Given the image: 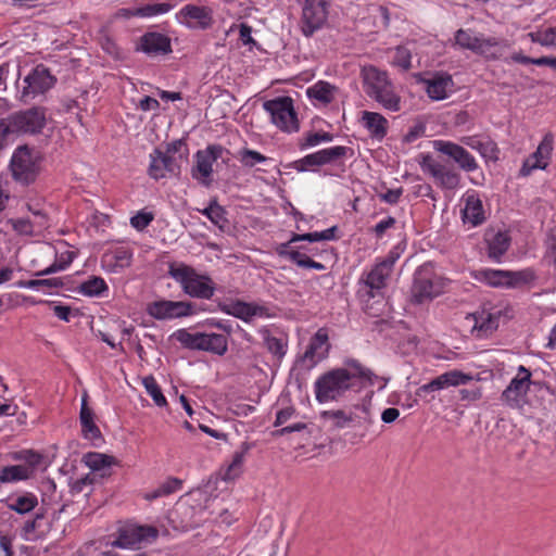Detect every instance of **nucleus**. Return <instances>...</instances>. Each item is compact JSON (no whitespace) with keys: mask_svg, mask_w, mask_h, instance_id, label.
<instances>
[{"mask_svg":"<svg viewBox=\"0 0 556 556\" xmlns=\"http://www.w3.org/2000/svg\"><path fill=\"white\" fill-rule=\"evenodd\" d=\"M157 530L151 526H138L123 528L118 531L117 538L112 542V546L119 548H135L142 542H149L156 539Z\"/></svg>","mask_w":556,"mask_h":556,"instance_id":"obj_15","label":"nucleus"},{"mask_svg":"<svg viewBox=\"0 0 556 556\" xmlns=\"http://www.w3.org/2000/svg\"><path fill=\"white\" fill-rule=\"evenodd\" d=\"M200 351L224 355L228 350V339L225 334L202 332Z\"/></svg>","mask_w":556,"mask_h":556,"instance_id":"obj_30","label":"nucleus"},{"mask_svg":"<svg viewBox=\"0 0 556 556\" xmlns=\"http://www.w3.org/2000/svg\"><path fill=\"white\" fill-rule=\"evenodd\" d=\"M544 245L546 248L545 255L552 258V264L556 270V231L554 229L546 233Z\"/></svg>","mask_w":556,"mask_h":556,"instance_id":"obj_59","label":"nucleus"},{"mask_svg":"<svg viewBox=\"0 0 556 556\" xmlns=\"http://www.w3.org/2000/svg\"><path fill=\"white\" fill-rule=\"evenodd\" d=\"M132 261V251L126 247H117L106 251L101 257L102 267L109 273H119L129 267Z\"/></svg>","mask_w":556,"mask_h":556,"instance_id":"obj_21","label":"nucleus"},{"mask_svg":"<svg viewBox=\"0 0 556 556\" xmlns=\"http://www.w3.org/2000/svg\"><path fill=\"white\" fill-rule=\"evenodd\" d=\"M168 275L180 286L185 294L193 299L211 300L216 287L207 274L199 273L185 263H172Z\"/></svg>","mask_w":556,"mask_h":556,"instance_id":"obj_3","label":"nucleus"},{"mask_svg":"<svg viewBox=\"0 0 556 556\" xmlns=\"http://www.w3.org/2000/svg\"><path fill=\"white\" fill-rule=\"evenodd\" d=\"M84 463L87 467H89L93 472H101L102 477L111 475V467L115 463V458L113 456L89 452L84 455Z\"/></svg>","mask_w":556,"mask_h":556,"instance_id":"obj_29","label":"nucleus"},{"mask_svg":"<svg viewBox=\"0 0 556 556\" xmlns=\"http://www.w3.org/2000/svg\"><path fill=\"white\" fill-rule=\"evenodd\" d=\"M433 148L435 151L452 159L460 169L467 173L475 172L479 167L475 156L455 142L434 140Z\"/></svg>","mask_w":556,"mask_h":556,"instance_id":"obj_14","label":"nucleus"},{"mask_svg":"<svg viewBox=\"0 0 556 556\" xmlns=\"http://www.w3.org/2000/svg\"><path fill=\"white\" fill-rule=\"evenodd\" d=\"M395 223L396 220L394 217L388 216L375 225L372 232L375 233L376 238L381 239L388 229L394 227Z\"/></svg>","mask_w":556,"mask_h":556,"instance_id":"obj_60","label":"nucleus"},{"mask_svg":"<svg viewBox=\"0 0 556 556\" xmlns=\"http://www.w3.org/2000/svg\"><path fill=\"white\" fill-rule=\"evenodd\" d=\"M379 102L384 109L397 112L400 108V97L393 91L391 83L380 89L376 94L371 97Z\"/></svg>","mask_w":556,"mask_h":556,"instance_id":"obj_41","label":"nucleus"},{"mask_svg":"<svg viewBox=\"0 0 556 556\" xmlns=\"http://www.w3.org/2000/svg\"><path fill=\"white\" fill-rule=\"evenodd\" d=\"M443 378L445 380L446 388L465 386L473 380V376L471 374H467L458 369L443 372Z\"/></svg>","mask_w":556,"mask_h":556,"instance_id":"obj_48","label":"nucleus"},{"mask_svg":"<svg viewBox=\"0 0 556 556\" xmlns=\"http://www.w3.org/2000/svg\"><path fill=\"white\" fill-rule=\"evenodd\" d=\"M41 156L27 144L17 147L10 162L12 177L23 185L33 184L40 169Z\"/></svg>","mask_w":556,"mask_h":556,"instance_id":"obj_5","label":"nucleus"},{"mask_svg":"<svg viewBox=\"0 0 556 556\" xmlns=\"http://www.w3.org/2000/svg\"><path fill=\"white\" fill-rule=\"evenodd\" d=\"M77 292L89 298H101L109 292V286L102 277L91 276L77 287Z\"/></svg>","mask_w":556,"mask_h":556,"instance_id":"obj_36","label":"nucleus"},{"mask_svg":"<svg viewBox=\"0 0 556 556\" xmlns=\"http://www.w3.org/2000/svg\"><path fill=\"white\" fill-rule=\"evenodd\" d=\"M218 308L223 313L241 319L244 323L251 321L253 317L270 318L274 316L269 307L242 300H235L230 303L218 302Z\"/></svg>","mask_w":556,"mask_h":556,"instance_id":"obj_13","label":"nucleus"},{"mask_svg":"<svg viewBox=\"0 0 556 556\" xmlns=\"http://www.w3.org/2000/svg\"><path fill=\"white\" fill-rule=\"evenodd\" d=\"M392 271V261H381L377 263L370 271L366 274L362 281L369 289L368 295L374 298L386 287V281Z\"/></svg>","mask_w":556,"mask_h":556,"instance_id":"obj_20","label":"nucleus"},{"mask_svg":"<svg viewBox=\"0 0 556 556\" xmlns=\"http://www.w3.org/2000/svg\"><path fill=\"white\" fill-rule=\"evenodd\" d=\"M142 383L148 394L154 401L155 405H157L159 407H164L167 405V400L164 396L159 383L156 382L153 376L144 377Z\"/></svg>","mask_w":556,"mask_h":556,"instance_id":"obj_47","label":"nucleus"},{"mask_svg":"<svg viewBox=\"0 0 556 556\" xmlns=\"http://www.w3.org/2000/svg\"><path fill=\"white\" fill-rule=\"evenodd\" d=\"M363 121L374 138L382 139L386 137L388 132V121L384 116L376 112L364 111Z\"/></svg>","mask_w":556,"mask_h":556,"instance_id":"obj_35","label":"nucleus"},{"mask_svg":"<svg viewBox=\"0 0 556 556\" xmlns=\"http://www.w3.org/2000/svg\"><path fill=\"white\" fill-rule=\"evenodd\" d=\"M176 18L180 24H184L191 29H206L213 22L210 9L192 4L184 7L176 14Z\"/></svg>","mask_w":556,"mask_h":556,"instance_id":"obj_17","label":"nucleus"},{"mask_svg":"<svg viewBox=\"0 0 556 556\" xmlns=\"http://www.w3.org/2000/svg\"><path fill=\"white\" fill-rule=\"evenodd\" d=\"M154 219L151 212L139 211L130 218V225L138 231L144 230Z\"/></svg>","mask_w":556,"mask_h":556,"instance_id":"obj_54","label":"nucleus"},{"mask_svg":"<svg viewBox=\"0 0 556 556\" xmlns=\"http://www.w3.org/2000/svg\"><path fill=\"white\" fill-rule=\"evenodd\" d=\"M172 337L177 340L185 349H189L192 351H200L202 345L201 337L202 332H189L187 329H178L176 330Z\"/></svg>","mask_w":556,"mask_h":556,"instance_id":"obj_42","label":"nucleus"},{"mask_svg":"<svg viewBox=\"0 0 556 556\" xmlns=\"http://www.w3.org/2000/svg\"><path fill=\"white\" fill-rule=\"evenodd\" d=\"M462 219L465 224L477 227L486 219L483 204L476 191H467L465 194V206L462 210Z\"/></svg>","mask_w":556,"mask_h":556,"instance_id":"obj_22","label":"nucleus"},{"mask_svg":"<svg viewBox=\"0 0 556 556\" xmlns=\"http://www.w3.org/2000/svg\"><path fill=\"white\" fill-rule=\"evenodd\" d=\"M508 270L505 269H480L476 273L477 280L493 288H506Z\"/></svg>","mask_w":556,"mask_h":556,"instance_id":"obj_39","label":"nucleus"},{"mask_svg":"<svg viewBox=\"0 0 556 556\" xmlns=\"http://www.w3.org/2000/svg\"><path fill=\"white\" fill-rule=\"evenodd\" d=\"M135 50L154 59L172 52L170 37H140Z\"/></svg>","mask_w":556,"mask_h":556,"instance_id":"obj_23","label":"nucleus"},{"mask_svg":"<svg viewBox=\"0 0 556 556\" xmlns=\"http://www.w3.org/2000/svg\"><path fill=\"white\" fill-rule=\"evenodd\" d=\"M333 140V135L327 131L313 132L308 131L304 135V137L299 142L300 150H306L308 148L316 147L323 142H331Z\"/></svg>","mask_w":556,"mask_h":556,"instance_id":"obj_45","label":"nucleus"},{"mask_svg":"<svg viewBox=\"0 0 556 556\" xmlns=\"http://www.w3.org/2000/svg\"><path fill=\"white\" fill-rule=\"evenodd\" d=\"M293 242H290L287 241V242H283V243H280L277 248H276V253L280 256V257H283V258H287L289 261H291L292 263H296L298 258H301V252L298 251V250H294L291 248V244Z\"/></svg>","mask_w":556,"mask_h":556,"instance_id":"obj_57","label":"nucleus"},{"mask_svg":"<svg viewBox=\"0 0 556 556\" xmlns=\"http://www.w3.org/2000/svg\"><path fill=\"white\" fill-rule=\"evenodd\" d=\"M27 210L34 216L33 220L36 224L38 230L45 229L49 226L48 214L40 203H27Z\"/></svg>","mask_w":556,"mask_h":556,"instance_id":"obj_50","label":"nucleus"},{"mask_svg":"<svg viewBox=\"0 0 556 556\" xmlns=\"http://www.w3.org/2000/svg\"><path fill=\"white\" fill-rule=\"evenodd\" d=\"M251 447H252L251 443L242 442L240 447L237 451H235V453L232 454V457H231V462L228 465V467L225 471V475L223 477L224 480H226V481L233 480L240 476L245 456H247L248 452L251 450Z\"/></svg>","mask_w":556,"mask_h":556,"instance_id":"obj_34","label":"nucleus"},{"mask_svg":"<svg viewBox=\"0 0 556 556\" xmlns=\"http://www.w3.org/2000/svg\"><path fill=\"white\" fill-rule=\"evenodd\" d=\"M426 91L430 99L440 101L446 99L454 91V81L450 74H435L426 79Z\"/></svg>","mask_w":556,"mask_h":556,"instance_id":"obj_24","label":"nucleus"},{"mask_svg":"<svg viewBox=\"0 0 556 556\" xmlns=\"http://www.w3.org/2000/svg\"><path fill=\"white\" fill-rule=\"evenodd\" d=\"M462 48L469 49L485 58H498L496 37H454Z\"/></svg>","mask_w":556,"mask_h":556,"instance_id":"obj_19","label":"nucleus"},{"mask_svg":"<svg viewBox=\"0 0 556 556\" xmlns=\"http://www.w3.org/2000/svg\"><path fill=\"white\" fill-rule=\"evenodd\" d=\"M403 194V188L388 189L386 192L378 194L379 199L388 204H396Z\"/></svg>","mask_w":556,"mask_h":556,"instance_id":"obj_61","label":"nucleus"},{"mask_svg":"<svg viewBox=\"0 0 556 556\" xmlns=\"http://www.w3.org/2000/svg\"><path fill=\"white\" fill-rule=\"evenodd\" d=\"M321 164L324 165H344V160L354 156V150L345 146H334L318 150Z\"/></svg>","mask_w":556,"mask_h":556,"instance_id":"obj_28","label":"nucleus"},{"mask_svg":"<svg viewBox=\"0 0 556 556\" xmlns=\"http://www.w3.org/2000/svg\"><path fill=\"white\" fill-rule=\"evenodd\" d=\"M13 229L20 235L33 236L37 230V226L30 218H16L12 220Z\"/></svg>","mask_w":556,"mask_h":556,"instance_id":"obj_53","label":"nucleus"},{"mask_svg":"<svg viewBox=\"0 0 556 556\" xmlns=\"http://www.w3.org/2000/svg\"><path fill=\"white\" fill-rule=\"evenodd\" d=\"M336 87L325 80H318L306 89L307 97L320 104L327 105L334 99Z\"/></svg>","mask_w":556,"mask_h":556,"instance_id":"obj_33","label":"nucleus"},{"mask_svg":"<svg viewBox=\"0 0 556 556\" xmlns=\"http://www.w3.org/2000/svg\"><path fill=\"white\" fill-rule=\"evenodd\" d=\"M263 109L269 114L271 123L285 132H295L300 128L298 114L292 98L277 97L263 103Z\"/></svg>","mask_w":556,"mask_h":556,"instance_id":"obj_6","label":"nucleus"},{"mask_svg":"<svg viewBox=\"0 0 556 556\" xmlns=\"http://www.w3.org/2000/svg\"><path fill=\"white\" fill-rule=\"evenodd\" d=\"M553 143V135L546 134L536 150L523 161L519 176L528 177L534 169H545L548 165L547 160L552 154Z\"/></svg>","mask_w":556,"mask_h":556,"instance_id":"obj_16","label":"nucleus"},{"mask_svg":"<svg viewBox=\"0 0 556 556\" xmlns=\"http://www.w3.org/2000/svg\"><path fill=\"white\" fill-rule=\"evenodd\" d=\"M418 164L425 174L433 177L435 184L447 190H454L459 187L460 175L446 167L444 164L435 161L429 153H420L418 155Z\"/></svg>","mask_w":556,"mask_h":556,"instance_id":"obj_10","label":"nucleus"},{"mask_svg":"<svg viewBox=\"0 0 556 556\" xmlns=\"http://www.w3.org/2000/svg\"><path fill=\"white\" fill-rule=\"evenodd\" d=\"M5 503L10 510L20 515H25L36 508L38 505V498L34 493L26 492L16 497H9Z\"/></svg>","mask_w":556,"mask_h":556,"instance_id":"obj_37","label":"nucleus"},{"mask_svg":"<svg viewBox=\"0 0 556 556\" xmlns=\"http://www.w3.org/2000/svg\"><path fill=\"white\" fill-rule=\"evenodd\" d=\"M553 56H541V58H530L527 55H523L521 52H515L510 55V60L515 63L520 64H534L539 66H549L551 67V60Z\"/></svg>","mask_w":556,"mask_h":556,"instance_id":"obj_52","label":"nucleus"},{"mask_svg":"<svg viewBox=\"0 0 556 556\" xmlns=\"http://www.w3.org/2000/svg\"><path fill=\"white\" fill-rule=\"evenodd\" d=\"M446 389L445 380L443 378V374L439 375L428 383L420 386L416 392L417 395L421 396L425 393H430L434 391H440Z\"/></svg>","mask_w":556,"mask_h":556,"instance_id":"obj_56","label":"nucleus"},{"mask_svg":"<svg viewBox=\"0 0 556 556\" xmlns=\"http://www.w3.org/2000/svg\"><path fill=\"white\" fill-rule=\"evenodd\" d=\"M320 166H323V164L318 151L307 154L290 164V167L299 173L307 170L316 172L317 167Z\"/></svg>","mask_w":556,"mask_h":556,"instance_id":"obj_44","label":"nucleus"},{"mask_svg":"<svg viewBox=\"0 0 556 556\" xmlns=\"http://www.w3.org/2000/svg\"><path fill=\"white\" fill-rule=\"evenodd\" d=\"M486 242L488 256L495 262H500L510 247V237L506 231H497Z\"/></svg>","mask_w":556,"mask_h":556,"instance_id":"obj_32","label":"nucleus"},{"mask_svg":"<svg viewBox=\"0 0 556 556\" xmlns=\"http://www.w3.org/2000/svg\"><path fill=\"white\" fill-rule=\"evenodd\" d=\"M410 59V52L406 48L397 47L393 56V64L407 71L412 66Z\"/></svg>","mask_w":556,"mask_h":556,"instance_id":"obj_58","label":"nucleus"},{"mask_svg":"<svg viewBox=\"0 0 556 556\" xmlns=\"http://www.w3.org/2000/svg\"><path fill=\"white\" fill-rule=\"evenodd\" d=\"M207 327H213L223 330L226 334H230L232 332V324L230 320L218 319V318H207L204 323Z\"/></svg>","mask_w":556,"mask_h":556,"instance_id":"obj_62","label":"nucleus"},{"mask_svg":"<svg viewBox=\"0 0 556 556\" xmlns=\"http://www.w3.org/2000/svg\"><path fill=\"white\" fill-rule=\"evenodd\" d=\"M146 312L156 320L178 319L195 314V304L189 301L159 299L149 302Z\"/></svg>","mask_w":556,"mask_h":556,"instance_id":"obj_8","label":"nucleus"},{"mask_svg":"<svg viewBox=\"0 0 556 556\" xmlns=\"http://www.w3.org/2000/svg\"><path fill=\"white\" fill-rule=\"evenodd\" d=\"M181 154L175 157L168 153H163L161 149L156 148L150 153L148 174L154 180H160L167 176L178 177L181 172Z\"/></svg>","mask_w":556,"mask_h":556,"instance_id":"obj_12","label":"nucleus"},{"mask_svg":"<svg viewBox=\"0 0 556 556\" xmlns=\"http://www.w3.org/2000/svg\"><path fill=\"white\" fill-rule=\"evenodd\" d=\"M295 414H296V409L293 406H288L282 409H279L276 414V420L274 422V426L279 427V426L286 424Z\"/></svg>","mask_w":556,"mask_h":556,"instance_id":"obj_63","label":"nucleus"},{"mask_svg":"<svg viewBox=\"0 0 556 556\" xmlns=\"http://www.w3.org/2000/svg\"><path fill=\"white\" fill-rule=\"evenodd\" d=\"M58 79L43 64L36 65L23 79L21 100L27 103L52 89Z\"/></svg>","mask_w":556,"mask_h":556,"instance_id":"obj_7","label":"nucleus"},{"mask_svg":"<svg viewBox=\"0 0 556 556\" xmlns=\"http://www.w3.org/2000/svg\"><path fill=\"white\" fill-rule=\"evenodd\" d=\"M531 381V371L523 365L518 367V374L502 393V401L510 408H520L525 403Z\"/></svg>","mask_w":556,"mask_h":556,"instance_id":"obj_11","label":"nucleus"},{"mask_svg":"<svg viewBox=\"0 0 556 556\" xmlns=\"http://www.w3.org/2000/svg\"><path fill=\"white\" fill-rule=\"evenodd\" d=\"M16 458L25 460L31 467L38 466L42 460V456L31 450L21 452Z\"/></svg>","mask_w":556,"mask_h":556,"instance_id":"obj_64","label":"nucleus"},{"mask_svg":"<svg viewBox=\"0 0 556 556\" xmlns=\"http://www.w3.org/2000/svg\"><path fill=\"white\" fill-rule=\"evenodd\" d=\"M229 151L220 144H208L203 150H198L194 154V166L191 168V176L204 187L212 184L213 163L223 156V153Z\"/></svg>","mask_w":556,"mask_h":556,"instance_id":"obj_9","label":"nucleus"},{"mask_svg":"<svg viewBox=\"0 0 556 556\" xmlns=\"http://www.w3.org/2000/svg\"><path fill=\"white\" fill-rule=\"evenodd\" d=\"M79 420L85 439L94 441L102 438L101 431L94 422V413L88 405V395L86 393L81 397Z\"/></svg>","mask_w":556,"mask_h":556,"instance_id":"obj_26","label":"nucleus"},{"mask_svg":"<svg viewBox=\"0 0 556 556\" xmlns=\"http://www.w3.org/2000/svg\"><path fill=\"white\" fill-rule=\"evenodd\" d=\"M538 279L536 273L533 268L527 267L521 270H508L506 280V288L518 289L526 286L533 285Z\"/></svg>","mask_w":556,"mask_h":556,"instance_id":"obj_38","label":"nucleus"},{"mask_svg":"<svg viewBox=\"0 0 556 556\" xmlns=\"http://www.w3.org/2000/svg\"><path fill=\"white\" fill-rule=\"evenodd\" d=\"M381 381L379 390L386 388L388 379L379 377L355 358L344 361V367L331 369L319 376L314 383L317 402L327 403L345 397L349 392L358 393L368 386Z\"/></svg>","mask_w":556,"mask_h":556,"instance_id":"obj_1","label":"nucleus"},{"mask_svg":"<svg viewBox=\"0 0 556 556\" xmlns=\"http://www.w3.org/2000/svg\"><path fill=\"white\" fill-rule=\"evenodd\" d=\"M265 345L278 359H281L287 353V342L283 339L268 336L265 339Z\"/></svg>","mask_w":556,"mask_h":556,"instance_id":"obj_51","label":"nucleus"},{"mask_svg":"<svg viewBox=\"0 0 556 556\" xmlns=\"http://www.w3.org/2000/svg\"><path fill=\"white\" fill-rule=\"evenodd\" d=\"M321 418L332 420V426L336 429L345 428L350 422H352V417L348 416L344 410H325L321 413Z\"/></svg>","mask_w":556,"mask_h":556,"instance_id":"obj_49","label":"nucleus"},{"mask_svg":"<svg viewBox=\"0 0 556 556\" xmlns=\"http://www.w3.org/2000/svg\"><path fill=\"white\" fill-rule=\"evenodd\" d=\"M47 124L46 109L33 106L14 112L0 119V151L21 136H35Z\"/></svg>","mask_w":556,"mask_h":556,"instance_id":"obj_2","label":"nucleus"},{"mask_svg":"<svg viewBox=\"0 0 556 556\" xmlns=\"http://www.w3.org/2000/svg\"><path fill=\"white\" fill-rule=\"evenodd\" d=\"M202 215L210 219L215 226L219 229L224 230L226 225L228 224V219L226 217V210L218 204L217 200L214 199L210 202L208 206L200 211Z\"/></svg>","mask_w":556,"mask_h":556,"instance_id":"obj_40","label":"nucleus"},{"mask_svg":"<svg viewBox=\"0 0 556 556\" xmlns=\"http://www.w3.org/2000/svg\"><path fill=\"white\" fill-rule=\"evenodd\" d=\"M445 286V280L435 274L433 264L424 263L414 273L412 301L415 304L431 302L443 293Z\"/></svg>","mask_w":556,"mask_h":556,"instance_id":"obj_4","label":"nucleus"},{"mask_svg":"<svg viewBox=\"0 0 556 556\" xmlns=\"http://www.w3.org/2000/svg\"><path fill=\"white\" fill-rule=\"evenodd\" d=\"M328 339L327 329L319 328L312 337L306 351L304 352L303 358L311 361L312 365H315L325 358L329 350Z\"/></svg>","mask_w":556,"mask_h":556,"instance_id":"obj_25","label":"nucleus"},{"mask_svg":"<svg viewBox=\"0 0 556 556\" xmlns=\"http://www.w3.org/2000/svg\"><path fill=\"white\" fill-rule=\"evenodd\" d=\"M175 7L174 3L169 2H154L148 3L142 7L136 9H121L117 13V17H131V16H140V17H151L167 13Z\"/></svg>","mask_w":556,"mask_h":556,"instance_id":"obj_27","label":"nucleus"},{"mask_svg":"<svg viewBox=\"0 0 556 556\" xmlns=\"http://www.w3.org/2000/svg\"><path fill=\"white\" fill-rule=\"evenodd\" d=\"M237 159L242 164V166L249 168L254 167L256 164L265 163L268 161L267 156L249 148H242L239 150L237 153Z\"/></svg>","mask_w":556,"mask_h":556,"instance_id":"obj_46","label":"nucleus"},{"mask_svg":"<svg viewBox=\"0 0 556 556\" xmlns=\"http://www.w3.org/2000/svg\"><path fill=\"white\" fill-rule=\"evenodd\" d=\"M476 325H479L481 330H491L497 327V320L493 317L492 314L482 312H477L473 314Z\"/></svg>","mask_w":556,"mask_h":556,"instance_id":"obj_55","label":"nucleus"},{"mask_svg":"<svg viewBox=\"0 0 556 556\" xmlns=\"http://www.w3.org/2000/svg\"><path fill=\"white\" fill-rule=\"evenodd\" d=\"M390 81L384 72L378 71L376 67H369L364 74V89L368 97H372L380 89L384 88Z\"/></svg>","mask_w":556,"mask_h":556,"instance_id":"obj_31","label":"nucleus"},{"mask_svg":"<svg viewBox=\"0 0 556 556\" xmlns=\"http://www.w3.org/2000/svg\"><path fill=\"white\" fill-rule=\"evenodd\" d=\"M329 0H306L303 8L304 31L318 30L327 18Z\"/></svg>","mask_w":556,"mask_h":556,"instance_id":"obj_18","label":"nucleus"},{"mask_svg":"<svg viewBox=\"0 0 556 556\" xmlns=\"http://www.w3.org/2000/svg\"><path fill=\"white\" fill-rule=\"evenodd\" d=\"M30 470L23 465L7 466L1 469L0 482L9 483L26 480L29 478Z\"/></svg>","mask_w":556,"mask_h":556,"instance_id":"obj_43","label":"nucleus"}]
</instances>
